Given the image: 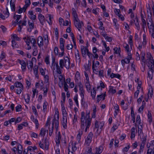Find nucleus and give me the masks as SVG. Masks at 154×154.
<instances>
[{
  "mask_svg": "<svg viewBox=\"0 0 154 154\" xmlns=\"http://www.w3.org/2000/svg\"><path fill=\"white\" fill-rule=\"evenodd\" d=\"M46 131L45 130V129L42 128L40 130V132L39 134L42 137H44L46 134ZM47 131L48 132V131L47 130Z\"/></svg>",
  "mask_w": 154,
  "mask_h": 154,
  "instance_id": "7c9ffc66",
  "label": "nucleus"
},
{
  "mask_svg": "<svg viewBox=\"0 0 154 154\" xmlns=\"http://www.w3.org/2000/svg\"><path fill=\"white\" fill-rule=\"evenodd\" d=\"M20 8L19 9L18 11V14H21L23 11L24 12H25L26 10H25V8H23H23H21L20 7Z\"/></svg>",
  "mask_w": 154,
  "mask_h": 154,
  "instance_id": "69168bd1",
  "label": "nucleus"
},
{
  "mask_svg": "<svg viewBox=\"0 0 154 154\" xmlns=\"http://www.w3.org/2000/svg\"><path fill=\"white\" fill-rule=\"evenodd\" d=\"M63 117H67V113L66 110H62Z\"/></svg>",
  "mask_w": 154,
  "mask_h": 154,
  "instance_id": "0e129e2a",
  "label": "nucleus"
},
{
  "mask_svg": "<svg viewBox=\"0 0 154 154\" xmlns=\"http://www.w3.org/2000/svg\"><path fill=\"white\" fill-rule=\"evenodd\" d=\"M78 81V79L76 78L75 82H77L78 85L79 87V91L80 95L81 98L84 97L85 91L83 88V85L81 82H79Z\"/></svg>",
  "mask_w": 154,
  "mask_h": 154,
  "instance_id": "20e7f679",
  "label": "nucleus"
},
{
  "mask_svg": "<svg viewBox=\"0 0 154 154\" xmlns=\"http://www.w3.org/2000/svg\"><path fill=\"white\" fill-rule=\"evenodd\" d=\"M77 143L76 142H75L73 143V141H71L69 144L68 147H69V149L70 147H71L72 151L75 152L77 149V147L76 146Z\"/></svg>",
  "mask_w": 154,
  "mask_h": 154,
  "instance_id": "6e6552de",
  "label": "nucleus"
},
{
  "mask_svg": "<svg viewBox=\"0 0 154 154\" xmlns=\"http://www.w3.org/2000/svg\"><path fill=\"white\" fill-rule=\"evenodd\" d=\"M16 0H11L10 2V5L11 10L12 11H15V2Z\"/></svg>",
  "mask_w": 154,
  "mask_h": 154,
  "instance_id": "a211bd4d",
  "label": "nucleus"
},
{
  "mask_svg": "<svg viewBox=\"0 0 154 154\" xmlns=\"http://www.w3.org/2000/svg\"><path fill=\"white\" fill-rule=\"evenodd\" d=\"M141 19L142 23V27L144 29L145 26H146V23L145 20L143 18V15L141 14Z\"/></svg>",
  "mask_w": 154,
  "mask_h": 154,
  "instance_id": "c85d7f7f",
  "label": "nucleus"
},
{
  "mask_svg": "<svg viewBox=\"0 0 154 154\" xmlns=\"http://www.w3.org/2000/svg\"><path fill=\"white\" fill-rule=\"evenodd\" d=\"M14 86L17 88H21V87H23V85L22 84L18 82H16L14 83Z\"/></svg>",
  "mask_w": 154,
  "mask_h": 154,
  "instance_id": "c9c22d12",
  "label": "nucleus"
},
{
  "mask_svg": "<svg viewBox=\"0 0 154 154\" xmlns=\"http://www.w3.org/2000/svg\"><path fill=\"white\" fill-rule=\"evenodd\" d=\"M48 16H49V20L48 21L47 20H46V21L49 25H51L52 23V19L53 17L50 14H49Z\"/></svg>",
  "mask_w": 154,
  "mask_h": 154,
  "instance_id": "de8ad7c7",
  "label": "nucleus"
},
{
  "mask_svg": "<svg viewBox=\"0 0 154 154\" xmlns=\"http://www.w3.org/2000/svg\"><path fill=\"white\" fill-rule=\"evenodd\" d=\"M150 72H149L148 73V77L150 79H152L153 76L154 70L153 69H150Z\"/></svg>",
  "mask_w": 154,
  "mask_h": 154,
  "instance_id": "473e14b6",
  "label": "nucleus"
},
{
  "mask_svg": "<svg viewBox=\"0 0 154 154\" xmlns=\"http://www.w3.org/2000/svg\"><path fill=\"white\" fill-rule=\"evenodd\" d=\"M145 145L142 144H140V149L138 152V154H141L142 152H143Z\"/></svg>",
  "mask_w": 154,
  "mask_h": 154,
  "instance_id": "ea45409f",
  "label": "nucleus"
},
{
  "mask_svg": "<svg viewBox=\"0 0 154 154\" xmlns=\"http://www.w3.org/2000/svg\"><path fill=\"white\" fill-rule=\"evenodd\" d=\"M96 152L95 154H101L103 150V147L102 146H100L98 148H96Z\"/></svg>",
  "mask_w": 154,
  "mask_h": 154,
  "instance_id": "412c9836",
  "label": "nucleus"
},
{
  "mask_svg": "<svg viewBox=\"0 0 154 154\" xmlns=\"http://www.w3.org/2000/svg\"><path fill=\"white\" fill-rule=\"evenodd\" d=\"M54 0H49L48 2V4L49 6L52 8L53 6V2Z\"/></svg>",
  "mask_w": 154,
  "mask_h": 154,
  "instance_id": "338daca9",
  "label": "nucleus"
},
{
  "mask_svg": "<svg viewBox=\"0 0 154 154\" xmlns=\"http://www.w3.org/2000/svg\"><path fill=\"white\" fill-rule=\"evenodd\" d=\"M12 39H14V40H16L17 41H19L20 40V38L18 37L17 35L16 34H14L12 35Z\"/></svg>",
  "mask_w": 154,
  "mask_h": 154,
  "instance_id": "4c0bfd02",
  "label": "nucleus"
},
{
  "mask_svg": "<svg viewBox=\"0 0 154 154\" xmlns=\"http://www.w3.org/2000/svg\"><path fill=\"white\" fill-rule=\"evenodd\" d=\"M31 119L32 121L35 124V127L37 129H38L39 126V124L37 119H35L34 116L33 115L31 116Z\"/></svg>",
  "mask_w": 154,
  "mask_h": 154,
  "instance_id": "dca6fc26",
  "label": "nucleus"
},
{
  "mask_svg": "<svg viewBox=\"0 0 154 154\" xmlns=\"http://www.w3.org/2000/svg\"><path fill=\"white\" fill-rule=\"evenodd\" d=\"M70 60L68 57H64L63 59H61L59 61L60 67L56 68V72L57 73L60 74L62 73L61 69L64 66L66 69H68L70 68Z\"/></svg>",
  "mask_w": 154,
  "mask_h": 154,
  "instance_id": "f03ea898",
  "label": "nucleus"
},
{
  "mask_svg": "<svg viewBox=\"0 0 154 154\" xmlns=\"http://www.w3.org/2000/svg\"><path fill=\"white\" fill-rule=\"evenodd\" d=\"M93 135V134L92 132H90L88 134L87 138L85 140V144L87 146H88L91 143L92 140Z\"/></svg>",
  "mask_w": 154,
  "mask_h": 154,
  "instance_id": "0eeeda50",
  "label": "nucleus"
},
{
  "mask_svg": "<svg viewBox=\"0 0 154 154\" xmlns=\"http://www.w3.org/2000/svg\"><path fill=\"white\" fill-rule=\"evenodd\" d=\"M153 94V92L152 88H151L149 89V91L148 92V97L150 96L151 97H152Z\"/></svg>",
  "mask_w": 154,
  "mask_h": 154,
  "instance_id": "c03bdc74",
  "label": "nucleus"
},
{
  "mask_svg": "<svg viewBox=\"0 0 154 154\" xmlns=\"http://www.w3.org/2000/svg\"><path fill=\"white\" fill-rule=\"evenodd\" d=\"M148 66L149 67V68L150 69H153L154 68V63L153 60L150 61H148Z\"/></svg>",
  "mask_w": 154,
  "mask_h": 154,
  "instance_id": "5701e85b",
  "label": "nucleus"
},
{
  "mask_svg": "<svg viewBox=\"0 0 154 154\" xmlns=\"http://www.w3.org/2000/svg\"><path fill=\"white\" fill-rule=\"evenodd\" d=\"M101 35H102L106 40L107 41L110 42L112 41V38L111 37L108 36L107 34L104 33V32H101Z\"/></svg>",
  "mask_w": 154,
  "mask_h": 154,
  "instance_id": "4468645a",
  "label": "nucleus"
},
{
  "mask_svg": "<svg viewBox=\"0 0 154 154\" xmlns=\"http://www.w3.org/2000/svg\"><path fill=\"white\" fill-rule=\"evenodd\" d=\"M113 50L114 51V53H115L116 54H120V53L121 52V49L120 48H118L117 47L115 48H113Z\"/></svg>",
  "mask_w": 154,
  "mask_h": 154,
  "instance_id": "79ce46f5",
  "label": "nucleus"
},
{
  "mask_svg": "<svg viewBox=\"0 0 154 154\" xmlns=\"http://www.w3.org/2000/svg\"><path fill=\"white\" fill-rule=\"evenodd\" d=\"M55 114L57 115V119L54 118L52 120V122L55 123V128L56 131H57L59 127V113L58 111H56Z\"/></svg>",
  "mask_w": 154,
  "mask_h": 154,
  "instance_id": "39448f33",
  "label": "nucleus"
},
{
  "mask_svg": "<svg viewBox=\"0 0 154 154\" xmlns=\"http://www.w3.org/2000/svg\"><path fill=\"white\" fill-rule=\"evenodd\" d=\"M72 15L73 17V20H76L78 19V15L77 14L74 8H72Z\"/></svg>",
  "mask_w": 154,
  "mask_h": 154,
  "instance_id": "6ab92c4d",
  "label": "nucleus"
},
{
  "mask_svg": "<svg viewBox=\"0 0 154 154\" xmlns=\"http://www.w3.org/2000/svg\"><path fill=\"white\" fill-rule=\"evenodd\" d=\"M94 62V61L92 62V69L94 72L96 74H97L98 72L95 68Z\"/></svg>",
  "mask_w": 154,
  "mask_h": 154,
  "instance_id": "603ef678",
  "label": "nucleus"
},
{
  "mask_svg": "<svg viewBox=\"0 0 154 154\" xmlns=\"http://www.w3.org/2000/svg\"><path fill=\"white\" fill-rule=\"evenodd\" d=\"M73 99L75 102L76 105L77 107H79V103L78 100V94H76L74 96Z\"/></svg>",
  "mask_w": 154,
  "mask_h": 154,
  "instance_id": "3c124183",
  "label": "nucleus"
},
{
  "mask_svg": "<svg viewBox=\"0 0 154 154\" xmlns=\"http://www.w3.org/2000/svg\"><path fill=\"white\" fill-rule=\"evenodd\" d=\"M114 12L118 17H120L121 16V14L120 13V10L119 9L115 8L114 10Z\"/></svg>",
  "mask_w": 154,
  "mask_h": 154,
  "instance_id": "a19ab883",
  "label": "nucleus"
},
{
  "mask_svg": "<svg viewBox=\"0 0 154 154\" xmlns=\"http://www.w3.org/2000/svg\"><path fill=\"white\" fill-rule=\"evenodd\" d=\"M114 108L115 109L114 116H116L118 115V113L119 112V107L118 105L117 104H116L114 106Z\"/></svg>",
  "mask_w": 154,
  "mask_h": 154,
  "instance_id": "393cba45",
  "label": "nucleus"
},
{
  "mask_svg": "<svg viewBox=\"0 0 154 154\" xmlns=\"http://www.w3.org/2000/svg\"><path fill=\"white\" fill-rule=\"evenodd\" d=\"M136 122L138 123L139 125L141 124V120L140 119V116L139 115H137L136 119Z\"/></svg>",
  "mask_w": 154,
  "mask_h": 154,
  "instance_id": "864d4df0",
  "label": "nucleus"
},
{
  "mask_svg": "<svg viewBox=\"0 0 154 154\" xmlns=\"http://www.w3.org/2000/svg\"><path fill=\"white\" fill-rule=\"evenodd\" d=\"M93 92H91V96L92 97L93 99H94L95 98L96 92L95 90V88H93Z\"/></svg>",
  "mask_w": 154,
  "mask_h": 154,
  "instance_id": "09e8293b",
  "label": "nucleus"
},
{
  "mask_svg": "<svg viewBox=\"0 0 154 154\" xmlns=\"http://www.w3.org/2000/svg\"><path fill=\"white\" fill-rule=\"evenodd\" d=\"M40 147L42 149H45L47 150L48 149V142L47 138L44 140L42 139V141H40L39 143Z\"/></svg>",
  "mask_w": 154,
  "mask_h": 154,
  "instance_id": "7ed1b4c3",
  "label": "nucleus"
},
{
  "mask_svg": "<svg viewBox=\"0 0 154 154\" xmlns=\"http://www.w3.org/2000/svg\"><path fill=\"white\" fill-rule=\"evenodd\" d=\"M135 19L136 20V22L135 23V24L137 29L139 30L140 29V26L138 22V19L137 17H136Z\"/></svg>",
  "mask_w": 154,
  "mask_h": 154,
  "instance_id": "37998d69",
  "label": "nucleus"
},
{
  "mask_svg": "<svg viewBox=\"0 0 154 154\" xmlns=\"http://www.w3.org/2000/svg\"><path fill=\"white\" fill-rule=\"evenodd\" d=\"M61 124L63 126V128L64 129H67V117H63L61 121Z\"/></svg>",
  "mask_w": 154,
  "mask_h": 154,
  "instance_id": "9d476101",
  "label": "nucleus"
},
{
  "mask_svg": "<svg viewBox=\"0 0 154 154\" xmlns=\"http://www.w3.org/2000/svg\"><path fill=\"white\" fill-rule=\"evenodd\" d=\"M61 139V136L59 132L58 133V134L56 137V142L57 144H59L60 143V140Z\"/></svg>",
  "mask_w": 154,
  "mask_h": 154,
  "instance_id": "4be33fe9",
  "label": "nucleus"
},
{
  "mask_svg": "<svg viewBox=\"0 0 154 154\" xmlns=\"http://www.w3.org/2000/svg\"><path fill=\"white\" fill-rule=\"evenodd\" d=\"M27 38L28 40H29L31 43L32 45H35L36 43V41L35 38L33 36H27Z\"/></svg>",
  "mask_w": 154,
  "mask_h": 154,
  "instance_id": "f3484780",
  "label": "nucleus"
},
{
  "mask_svg": "<svg viewBox=\"0 0 154 154\" xmlns=\"http://www.w3.org/2000/svg\"><path fill=\"white\" fill-rule=\"evenodd\" d=\"M31 136L32 137H34L35 138H37L38 135L37 134L34 132H32L31 134Z\"/></svg>",
  "mask_w": 154,
  "mask_h": 154,
  "instance_id": "052dcab7",
  "label": "nucleus"
},
{
  "mask_svg": "<svg viewBox=\"0 0 154 154\" xmlns=\"http://www.w3.org/2000/svg\"><path fill=\"white\" fill-rule=\"evenodd\" d=\"M140 126H138V134L140 136L141 134H143V127L142 125H139Z\"/></svg>",
  "mask_w": 154,
  "mask_h": 154,
  "instance_id": "b1692460",
  "label": "nucleus"
},
{
  "mask_svg": "<svg viewBox=\"0 0 154 154\" xmlns=\"http://www.w3.org/2000/svg\"><path fill=\"white\" fill-rule=\"evenodd\" d=\"M147 59L146 61H150L153 60V57L149 53H147Z\"/></svg>",
  "mask_w": 154,
  "mask_h": 154,
  "instance_id": "58836bf2",
  "label": "nucleus"
},
{
  "mask_svg": "<svg viewBox=\"0 0 154 154\" xmlns=\"http://www.w3.org/2000/svg\"><path fill=\"white\" fill-rule=\"evenodd\" d=\"M75 26L78 29L79 31H80L82 29V24H83V22L79 20L76 19L73 20Z\"/></svg>",
  "mask_w": 154,
  "mask_h": 154,
  "instance_id": "423d86ee",
  "label": "nucleus"
},
{
  "mask_svg": "<svg viewBox=\"0 0 154 154\" xmlns=\"http://www.w3.org/2000/svg\"><path fill=\"white\" fill-rule=\"evenodd\" d=\"M27 64L28 65V68L29 69H30L31 70L32 69V68L33 66V63L32 61H29L27 63Z\"/></svg>",
  "mask_w": 154,
  "mask_h": 154,
  "instance_id": "2f4dec72",
  "label": "nucleus"
},
{
  "mask_svg": "<svg viewBox=\"0 0 154 154\" xmlns=\"http://www.w3.org/2000/svg\"><path fill=\"white\" fill-rule=\"evenodd\" d=\"M121 77V75L119 74H114L112 73L110 75V78L111 79H113L114 78L119 79Z\"/></svg>",
  "mask_w": 154,
  "mask_h": 154,
  "instance_id": "c756f323",
  "label": "nucleus"
},
{
  "mask_svg": "<svg viewBox=\"0 0 154 154\" xmlns=\"http://www.w3.org/2000/svg\"><path fill=\"white\" fill-rule=\"evenodd\" d=\"M38 17L40 23L42 25H44V23L45 22V17L42 14H39L38 15Z\"/></svg>",
  "mask_w": 154,
  "mask_h": 154,
  "instance_id": "ddd939ff",
  "label": "nucleus"
},
{
  "mask_svg": "<svg viewBox=\"0 0 154 154\" xmlns=\"http://www.w3.org/2000/svg\"><path fill=\"white\" fill-rule=\"evenodd\" d=\"M55 124V123L52 122V126L51 128H49V136H51L52 134L53 131L54 126Z\"/></svg>",
  "mask_w": 154,
  "mask_h": 154,
  "instance_id": "f704fd0d",
  "label": "nucleus"
},
{
  "mask_svg": "<svg viewBox=\"0 0 154 154\" xmlns=\"http://www.w3.org/2000/svg\"><path fill=\"white\" fill-rule=\"evenodd\" d=\"M91 63L89 61H88V64L86 63L84 65V68L86 71H88L91 68Z\"/></svg>",
  "mask_w": 154,
  "mask_h": 154,
  "instance_id": "bb28decb",
  "label": "nucleus"
},
{
  "mask_svg": "<svg viewBox=\"0 0 154 154\" xmlns=\"http://www.w3.org/2000/svg\"><path fill=\"white\" fill-rule=\"evenodd\" d=\"M130 148V146L129 145H128V146L127 147H125L122 149L123 152L124 153H125V152H127L128 151Z\"/></svg>",
  "mask_w": 154,
  "mask_h": 154,
  "instance_id": "13d9d810",
  "label": "nucleus"
},
{
  "mask_svg": "<svg viewBox=\"0 0 154 154\" xmlns=\"http://www.w3.org/2000/svg\"><path fill=\"white\" fill-rule=\"evenodd\" d=\"M38 44L39 47L40 48L42 47L43 44V40L42 37V36H39L37 39Z\"/></svg>",
  "mask_w": 154,
  "mask_h": 154,
  "instance_id": "f8f14e48",
  "label": "nucleus"
},
{
  "mask_svg": "<svg viewBox=\"0 0 154 154\" xmlns=\"http://www.w3.org/2000/svg\"><path fill=\"white\" fill-rule=\"evenodd\" d=\"M116 91L115 89H114V87L113 86H109V89L108 92L109 93H111L112 94H113L116 93Z\"/></svg>",
  "mask_w": 154,
  "mask_h": 154,
  "instance_id": "cd10ccee",
  "label": "nucleus"
},
{
  "mask_svg": "<svg viewBox=\"0 0 154 154\" xmlns=\"http://www.w3.org/2000/svg\"><path fill=\"white\" fill-rule=\"evenodd\" d=\"M81 49L82 56L83 57H84L86 56L87 50L88 49L86 47L82 45L81 46Z\"/></svg>",
  "mask_w": 154,
  "mask_h": 154,
  "instance_id": "9b49d317",
  "label": "nucleus"
},
{
  "mask_svg": "<svg viewBox=\"0 0 154 154\" xmlns=\"http://www.w3.org/2000/svg\"><path fill=\"white\" fill-rule=\"evenodd\" d=\"M34 72L36 78H38V66H35L34 69Z\"/></svg>",
  "mask_w": 154,
  "mask_h": 154,
  "instance_id": "72a5a7b5",
  "label": "nucleus"
},
{
  "mask_svg": "<svg viewBox=\"0 0 154 154\" xmlns=\"http://www.w3.org/2000/svg\"><path fill=\"white\" fill-rule=\"evenodd\" d=\"M27 98L25 99V100L26 102L27 103H29V101H30V97L29 96V94H27Z\"/></svg>",
  "mask_w": 154,
  "mask_h": 154,
  "instance_id": "774afa93",
  "label": "nucleus"
},
{
  "mask_svg": "<svg viewBox=\"0 0 154 154\" xmlns=\"http://www.w3.org/2000/svg\"><path fill=\"white\" fill-rule=\"evenodd\" d=\"M21 17V15H16L15 14H14V18L15 19H16V20L14 22V23L17 24L19 23V24H20L22 21L20 20L19 22H18V20L20 19Z\"/></svg>",
  "mask_w": 154,
  "mask_h": 154,
  "instance_id": "2eb2a0df",
  "label": "nucleus"
},
{
  "mask_svg": "<svg viewBox=\"0 0 154 154\" xmlns=\"http://www.w3.org/2000/svg\"><path fill=\"white\" fill-rule=\"evenodd\" d=\"M64 88L65 91H67L68 89V86L66 83L65 81V78L64 79Z\"/></svg>",
  "mask_w": 154,
  "mask_h": 154,
  "instance_id": "49530a36",
  "label": "nucleus"
},
{
  "mask_svg": "<svg viewBox=\"0 0 154 154\" xmlns=\"http://www.w3.org/2000/svg\"><path fill=\"white\" fill-rule=\"evenodd\" d=\"M102 95L103 94H102L97 95V103H99L100 101L101 100L102 97Z\"/></svg>",
  "mask_w": 154,
  "mask_h": 154,
  "instance_id": "bf43d9fd",
  "label": "nucleus"
},
{
  "mask_svg": "<svg viewBox=\"0 0 154 154\" xmlns=\"http://www.w3.org/2000/svg\"><path fill=\"white\" fill-rule=\"evenodd\" d=\"M17 61L21 65L22 70L25 71L26 69V64L25 62L23 60H21L19 59L17 60Z\"/></svg>",
  "mask_w": 154,
  "mask_h": 154,
  "instance_id": "1a4fd4ad",
  "label": "nucleus"
},
{
  "mask_svg": "<svg viewBox=\"0 0 154 154\" xmlns=\"http://www.w3.org/2000/svg\"><path fill=\"white\" fill-rule=\"evenodd\" d=\"M140 139L142 141V143L141 144L145 145L146 140V136H143L142 138L140 137Z\"/></svg>",
  "mask_w": 154,
  "mask_h": 154,
  "instance_id": "8fccbe9b",
  "label": "nucleus"
},
{
  "mask_svg": "<svg viewBox=\"0 0 154 154\" xmlns=\"http://www.w3.org/2000/svg\"><path fill=\"white\" fill-rule=\"evenodd\" d=\"M141 60L142 62L144 63H145L146 61V59L145 57V54L143 52L141 53Z\"/></svg>",
  "mask_w": 154,
  "mask_h": 154,
  "instance_id": "6e6d98bb",
  "label": "nucleus"
},
{
  "mask_svg": "<svg viewBox=\"0 0 154 154\" xmlns=\"http://www.w3.org/2000/svg\"><path fill=\"white\" fill-rule=\"evenodd\" d=\"M48 102L45 101L43 104V110L44 112H45L47 109V106L48 105Z\"/></svg>",
  "mask_w": 154,
  "mask_h": 154,
  "instance_id": "e433bc0d",
  "label": "nucleus"
},
{
  "mask_svg": "<svg viewBox=\"0 0 154 154\" xmlns=\"http://www.w3.org/2000/svg\"><path fill=\"white\" fill-rule=\"evenodd\" d=\"M12 46L13 48L18 47V45L17 44L16 42L14 40V39L12 40Z\"/></svg>",
  "mask_w": 154,
  "mask_h": 154,
  "instance_id": "a18cd8bd",
  "label": "nucleus"
},
{
  "mask_svg": "<svg viewBox=\"0 0 154 154\" xmlns=\"http://www.w3.org/2000/svg\"><path fill=\"white\" fill-rule=\"evenodd\" d=\"M22 108V106L20 105H19L17 106L16 107L15 109L17 112H19L20 111V109Z\"/></svg>",
  "mask_w": 154,
  "mask_h": 154,
  "instance_id": "e2e57ef3",
  "label": "nucleus"
},
{
  "mask_svg": "<svg viewBox=\"0 0 154 154\" xmlns=\"http://www.w3.org/2000/svg\"><path fill=\"white\" fill-rule=\"evenodd\" d=\"M81 98L82 99L81 100V104L82 106H83L84 107H85V105L86 103L84 100V97Z\"/></svg>",
  "mask_w": 154,
  "mask_h": 154,
  "instance_id": "680f3d73",
  "label": "nucleus"
},
{
  "mask_svg": "<svg viewBox=\"0 0 154 154\" xmlns=\"http://www.w3.org/2000/svg\"><path fill=\"white\" fill-rule=\"evenodd\" d=\"M75 56L76 61L78 62L79 63H80L81 61V59L80 57L79 53L78 50H77V52L75 53Z\"/></svg>",
  "mask_w": 154,
  "mask_h": 154,
  "instance_id": "aec40b11",
  "label": "nucleus"
},
{
  "mask_svg": "<svg viewBox=\"0 0 154 154\" xmlns=\"http://www.w3.org/2000/svg\"><path fill=\"white\" fill-rule=\"evenodd\" d=\"M25 4L23 6V8H25V10H26L27 8L31 4L30 0H25Z\"/></svg>",
  "mask_w": 154,
  "mask_h": 154,
  "instance_id": "a878e982",
  "label": "nucleus"
},
{
  "mask_svg": "<svg viewBox=\"0 0 154 154\" xmlns=\"http://www.w3.org/2000/svg\"><path fill=\"white\" fill-rule=\"evenodd\" d=\"M23 87H21V88H19L16 89V93L17 94H20L22 92V90H23Z\"/></svg>",
  "mask_w": 154,
  "mask_h": 154,
  "instance_id": "5fc2aeb1",
  "label": "nucleus"
},
{
  "mask_svg": "<svg viewBox=\"0 0 154 154\" xmlns=\"http://www.w3.org/2000/svg\"><path fill=\"white\" fill-rule=\"evenodd\" d=\"M89 115V111H87L86 112V116H85V112H84L83 111L81 113V129L79 131V133L77 135V138L79 139V142L81 139V136L83 134L85 126H86V128L85 131L86 132L88 129L89 128L91 125V118H90Z\"/></svg>",
  "mask_w": 154,
  "mask_h": 154,
  "instance_id": "f257e3e1",
  "label": "nucleus"
},
{
  "mask_svg": "<svg viewBox=\"0 0 154 154\" xmlns=\"http://www.w3.org/2000/svg\"><path fill=\"white\" fill-rule=\"evenodd\" d=\"M147 116L149 119V122H150L152 121V115L150 112L149 111H148Z\"/></svg>",
  "mask_w": 154,
  "mask_h": 154,
  "instance_id": "4d7b16f0",
  "label": "nucleus"
}]
</instances>
